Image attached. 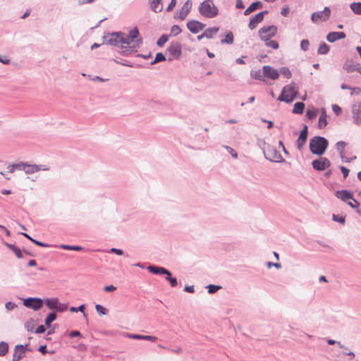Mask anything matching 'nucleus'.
Returning a JSON list of instances; mask_svg holds the SVG:
<instances>
[{
  "label": "nucleus",
  "instance_id": "13",
  "mask_svg": "<svg viewBox=\"0 0 361 361\" xmlns=\"http://www.w3.org/2000/svg\"><path fill=\"white\" fill-rule=\"evenodd\" d=\"M187 27L191 32L197 33L204 28L205 25L197 20H190L188 22Z\"/></svg>",
  "mask_w": 361,
  "mask_h": 361
},
{
  "label": "nucleus",
  "instance_id": "19",
  "mask_svg": "<svg viewBox=\"0 0 361 361\" xmlns=\"http://www.w3.org/2000/svg\"><path fill=\"white\" fill-rule=\"evenodd\" d=\"M345 34L343 32H332L327 35L326 39L330 42H334L337 39H344Z\"/></svg>",
  "mask_w": 361,
  "mask_h": 361
},
{
  "label": "nucleus",
  "instance_id": "6",
  "mask_svg": "<svg viewBox=\"0 0 361 361\" xmlns=\"http://www.w3.org/2000/svg\"><path fill=\"white\" fill-rule=\"evenodd\" d=\"M109 43L114 46L121 45L122 47H127L130 45V42L125 41L123 36L120 33H113L110 35Z\"/></svg>",
  "mask_w": 361,
  "mask_h": 361
},
{
  "label": "nucleus",
  "instance_id": "36",
  "mask_svg": "<svg viewBox=\"0 0 361 361\" xmlns=\"http://www.w3.org/2000/svg\"><path fill=\"white\" fill-rule=\"evenodd\" d=\"M280 73L286 78H290L292 73L290 70L287 67H283L280 69Z\"/></svg>",
  "mask_w": 361,
  "mask_h": 361
},
{
  "label": "nucleus",
  "instance_id": "41",
  "mask_svg": "<svg viewBox=\"0 0 361 361\" xmlns=\"http://www.w3.org/2000/svg\"><path fill=\"white\" fill-rule=\"evenodd\" d=\"M347 204L352 208H357L360 206V203L353 197V200H350L347 202Z\"/></svg>",
  "mask_w": 361,
  "mask_h": 361
},
{
  "label": "nucleus",
  "instance_id": "14",
  "mask_svg": "<svg viewBox=\"0 0 361 361\" xmlns=\"http://www.w3.org/2000/svg\"><path fill=\"white\" fill-rule=\"evenodd\" d=\"M307 135L308 128L306 125H305L297 140V146L299 149H301L303 145L305 144L307 139Z\"/></svg>",
  "mask_w": 361,
  "mask_h": 361
},
{
  "label": "nucleus",
  "instance_id": "53",
  "mask_svg": "<svg viewBox=\"0 0 361 361\" xmlns=\"http://www.w3.org/2000/svg\"><path fill=\"white\" fill-rule=\"evenodd\" d=\"M340 169H341V172L343 174L344 178H345L348 176L349 170L347 168H345V166H341Z\"/></svg>",
  "mask_w": 361,
  "mask_h": 361
},
{
  "label": "nucleus",
  "instance_id": "11",
  "mask_svg": "<svg viewBox=\"0 0 361 361\" xmlns=\"http://www.w3.org/2000/svg\"><path fill=\"white\" fill-rule=\"evenodd\" d=\"M312 164L314 169L317 171H324L330 166L331 163L328 159L321 157L319 159L314 160Z\"/></svg>",
  "mask_w": 361,
  "mask_h": 361
},
{
  "label": "nucleus",
  "instance_id": "50",
  "mask_svg": "<svg viewBox=\"0 0 361 361\" xmlns=\"http://www.w3.org/2000/svg\"><path fill=\"white\" fill-rule=\"evenodd\" d=\"M31 241L35 243V245L39 246V247H49V245L47 244H45V243H43L42 242H39V241H37L35 239H31Z\"/></svg>",
  "mask_w": 361,
  "mask_h": 361
},
{
  "label": "nucleus",
  "instance_id": "20",
  "mask_svg": "<svg viewBox=\"0 0 361 361\" xmlns=\"http://www.w3.org/2000/svg\"><path fill=\"white\" fill-rule=\"evenodd\" d=\"M129 338L137 340H145L151 342H156L157 341V337L154 336H145V335H140V334H130L128 336Z\"/></svg>",
  "mask_w": 361,
  "mask_h": 361
},
{
  "label": "nucleus",
  "instance_id": "60",
  "mask_svg": "<svg viewBox=\"0 0 361 361\" xmlns=\"http://www.w3.org/2000/svg\"><path fill=\"white\" fill-rule=\"evenodd\" d=\"M81 336V334L78 331H73L70 333V337Z\"/></svg>",
  "mask_w": 361,
  "mask_h": 361
},
{
  "label": "nucleus",
  "instance_id": "63",
  "mask_svg": "<svg viewBox=\"0 0 361 361\" xmlns=\"http://www.w3.org/2000/svg\"><path fill=\"white\" fill-rule=\"evenodd\" d=\"M77 349L81 351H85L87 350V347L85 344L81 343L78 345Z\"/></svg>",
  "mask_w": 361,
  "mask_h": 361
},
{
  "label": "nucleus",
  "instance_id": "8",
  "mask_svg": "<svg viewBox=\"0 0 361 361\" xmlns=\"http://www.w3.org/2000/svg\"><path fill=\"white\" fill-rule=\"evenodd\" d=\"M23 305L28 308L37 311L43 306V301L40 298H29L23 300Z\"/></svg>",
  "mask_w": 361,
  "mask_h": 361
},
{
  "label": "nucleus",
  "instance_id": "23",
  "mask_svg": "<svg viewBox=\"0 0 361 361\" xmlns=\"http://www.w3.org/2000/svg\"><path fill=\"white\" fill-rule=\"evenodd\" d=\"M147 269L149 271V272L154 274H164L169 273V270L164 267L149 266L148 267Z\"/></svg>",
  "mask_w": 361,
  "mask_h": 361
},
{
  "label": "nucleus",
  "instance_id": "56",
  "mask_svg": "<svg viewBox=\"0 0 361 361\" xmlns=\"http://www.w3.org/2000/svg\"><path fill=\"white\" fill-rule=\"evenodd\" d=\"M111 252L115 253V254H116L118 255H122L123 253L122 250L116 249V248H111Z\"/></svg>",
  "mask_w": 361,
  "mask_h": 361
},
{
  "label": "nucleus",
  "instance_id": "47",
  "mask_svg": "<svg viewBox=\"0 0 361 361\" xmlns=\"http://www.w3.org/2000/svg\"><path fill=\"white\" fill-rule=\"evenodd\" d=\"M332 110L334 111V112L337 116L340 115L341 114V111H342L341 108L339 106L336 105V104H334L332 106Z\"/></svg>",
  "mask_w": 361,
  "mask_h": 361
},
{
  "label": "nucleus",
  "instance_id": "29",
  "mask_svg": "<svg viewBox=\"0 0 361 361\" xmlns=\"http://www.w3.org/2000/svg\"><path fill=\"white\" fill-rule=\"evenodd\" d=\"M233 41H234V36H233V34L231 32H228L224 39H222L221 40V42L222 44H231L233 43Z\"/></svg>",
  "mask_w": 361,
  "mask_h": 361
},
{
  "label": "nucleus",
  "instance_id": "38",
  "mask_svg": "<svg viewBox=\"0 0 361 361\" xmlns=\"http://www.w3.org/2000/svg\"><path fill=\"white\" fill-rule=\"evenodd\" d=\"M56 318V315L55 313H51L48 315V317L45 319V324L49 326L52 322H54Z\"/></svg>",
  "mask_w": 361,
  "mask_h": 361
},
{
  "label": "nucleus",
  "instance_id": "30",
  "mask_svg": "<svg viewBox=\"0 0 361 361\" xmlns=\"http://www.w3.org/2000/svg\"><path fill=\"white\" fill-rule=\"evenodd\" d=\"M329 51V47L326 43L323 42L319 44L317 52L319 54H326Z\"/></svg>",
  "mask_w": 361,
  "mask_h": 361
},
{
  "label": "nucleus",
  "instance_id": "55",
  "mask_svg": "<svg viewBox=\"0 0 361 361\" xmlns=\"http://www.w3.org/2000/svg\"><path fill=\"white\" fill-rule=\"evenodd\" d=\"M272 266L276 267L277 269H279L281 267V265L279 263H273V262H269L267 263L268 268H271Z\"/></svg>",
  "mask_w": 361,
  "mask_h": 361
},
{
  "label": "nucleus",
  "instance_id": "15",
  "mask_svg": "<svg viewBox=\"0 0 361 361\" xmlns=\"http://www.w3.org/2000/svg\"><path fill=\"white\" fill-rule=\"evenodd\" d=\"M27 346V345H19L16 346L13 355V361H19L22 357H24Z\"/></svg>",
  "mask_w": 361,
  "mask_h": 361
},
{
  "label": "nucleus",
  "instance_id": "25",
  "mask_svg": "<svg viewBox=\"0 0 361 361\" xmlns=\"http://www.w3.org/2000/svg\"><path fill=\"white\" fill-rule=\"evenodd\" d=\"M138 35L139 31L136 27H135L134 29L130 31L129 35L126 37H124V39L125 41L128 40V42H130V44L133 42V40L138 37Z\"/></svg>",
  "mask_w": 361,
  "mask_h": 361
},
{
  "label": "nucleus",
  "instance_id": "22",
  "mask_svg": "<svg viewBox=\"0 0 361 361\" xmlns=\"http://www.w3.org/2000/svg\"><path fill=\"white\" fill-rule=\"evenodd\" d=\"M321 111H322V113L319 118L318 127H319V128L322 129L326 126L328 122H327V115L326 114L325 109H322Z\"/></svg>",
  "mask_w": 361,
  "mask_h": 361
},
{
  "label": "nucleus",
  "instance_id": "33",
  "mask_svg": "<svg viewBox=\"0 0 361 361\" xmlns=\"http://www.w3.org/2000/svg\"><path fill=\"white\" fill-rule=\"evenodd\" d=\"M8 350V345L6 342L0 343V356H4Z\"/></svg>",
  "mask_w": 361,
  "mask_h": 361
},
{
  "label": "nucleus",
  "instance_id": "3",
  "mask_svg": "<svg viewBox=\"0 0 361 361\" xmlns=\"http://www.w3.org/2000/svg\"><path fill=\"white\" fill-rule=\"evenodd\" d=\"M328 147V141L322 137L317 136L310 140V149L312 153L317 155H322L324 153Z\"/></svg>",
  "mask_w": 361,
  "mask_h": 361
},
{
  "label": "nucleus",
  "instance_id": "45",
  "mask_svg": "<svg viewBox=\"0 0 361 361\" xmlns=\"http://www.w3.org/2000/svg\"><path fill=\"white\" fill-rule=\"evenodd\" d=\"M332 219L334 221H337L343 224L345 223V217L343 216H338V215L333 214Z\"/></svg>",
  "mask_w": 361,
  "mask_h": 361
},
{
  "label": "nucleus",
  "instance_id": "54",
  "mask_svg": "<svg viewBox=\"0 0 361 361\" xmlns=\"http://www.w3.org/2000/svg\"><path fill=\"white\" fill-rule=\"evenodd\" d=\"M176 4V0H171V3L169 4V6L167 7V11H171L173 9Z\"/></svg>",
  "mask_w": 361,
  "mask_h": 361
},
{
  "label": "nucleus",
  "instance_id": "17",
  "mask_svg": "<svg viewBox=\"0 0 361 361\" xmlns=\"http://www.w3.org/2000/svg\"><path fill=\"white\" fill-rule=\"evenodd\" d=\"M353 117L357 124L361 123V103H357L353 106Z\"/></svg>",
  "mask_w": 361,
  "mask_h": 361
},
{
  "label": "nucleus",
  "instance_id": "35",
  "mask_svg": "<svg viewBox=\"0 0 361 361\" xmlns=\"http://www.w3.org/2000/svg\"><path fill=\"white\" fill-rule=\"evenodd\" d=\"M317 113H318V111L316 109H308L306 111V116H307V118L309 119L312 120V119H314L316 118Z\"/></svg>",
  "mask_w": 361,
  "mask_h": 361
},
{
  "label": "nucleus",
  "instance_id": "27",
  "mask_svg": "<svg viewBox=\"0 0 361 361\" xmlns=\"http://www.w3.org/2000/svg\"><path fill=\"white\" fill-rule=\"evenodd\" d=\"M219 31V27H210L207 28L204 32V35L207 38H212L214 35H216Z\"/></svg>",
  "mask_w": 361,
  "mask_h": 361
},
{
  "label": "nucleus",
  "instance_id": "26",
  "mask_svg": "<svg viewBox=\"0 0 361 361\" xmlns=\"http://www.w3.org/2000/svg\"><path fill=\"white\" fill-rule=\"evenodd\" d=\"M345 142L343 141H340L336 143V149L338 151L340 156L341 159H344L345 158V153H344V149L345 147Z\"/></svg>",
  "mask_w": 361,
  "mask_h": 361
},
{
  "label": "nucleus",
  "instance_id": "34",
  "mask_svg": "<svg viewBox=\"0 0 361 361\" xmlns=\"http://www.w3.org/2000/svg\"><path fill=\"white\" fill-rule=\"evenodd\" d=\"M264 42L267 47H271L274 49H278L279 47V43L276 40H271L270 39H268V41H264Z\"/></svg>",
  "mask_w": 361,
  "mask_h": 361
},
{
  "label": "nucleus",
  "instance_id": "12",
  "mask_svg": "<svg viewBox=\"0 0 361 361\" xmlns=\"http://www.w3.org/2000/svg\"><path fill=\"white\" fill-rule=\"evenodd\" d=\"M267 13V11H264L258 13L255 16H253L252 18H250V23L248 25L249 28L250 30L255 29L257 27V25L263 20V19L264 18V15Z\"/></svg>",
  "mask_w": 361,
  "mask_h": 361
},
{
  "label": "nucleus",
  "instance_id": "40",
  "mask_svg": "<svg viewBox=\"0 0 361 361\" xmlns=\"http://www.w3.org/2000/svg\"><path fill=\"white\" fill-rule=\"evenodd\" d=\"M169 38H168V36L167 35H163L161 37H159V39L157 40V45L158 46H163L167 41H168Z\"/></svg>",
  "mask_w": 361,
  "mask_h": 361
},
{
  "label": "nucleus",
  "instance_id": "18",
  "mask_svg": "<svg viewBox=\"0 0 361 361\" xmlns=\"http://www.w3.org/2000/svg\"><path fill=\"white\" fill-rule=\"evenodd\" d=\"M335 195L341 199L342 201L347 203V202L350 200H353V194L348 190H338L336 191L335 193Z\"/></svg>",
  "mask_w": 361,
  "mask_h": 361
},
{
  "label": "nucleus",
  "instance_id": "43",
  "mask_svg": "<svg viewBox=\"0 0 361 361\" xmlns=\"http://www.w3.org/2000/svg\"><path fill=\"white\" fill-rule=\"evenodd\" d=\"M95 309H96L97 312L101 314H106V310L101 305H96Z\"/></svg>",
  "mask_w": 361,
  "mask_h": 361
},
{
  "label": "nucleus",
  "instance_id": "51",
  "mask_svg": "<svg viewBox=\"0 0 361 361\" xmlns=\"http://www.w3.org/2000/svg\"><path fill=\"white\" fill-rule=\"evenodd\" d=\"M267 156L269 159L274 161H278L279 159L280 158V155H278L277 154H276L273 156H271L270 154H267Z\"/></svg>",
  "mask_w": 361,
  "mask_h": 361
},
{
  "label": "nucleus",
  "instance_id": "9",
  "mask_svg": "<svg viewBox=\"0 0 361 361\" xmlns=\"http://www.w3.org/2000/svg\"><path fill=\"white\" fill-rule=\"evenodd\" d=\"M331 13V9L329 7H325L322 11L314 12L312 14V20L313 22H318L319 20L325 21L329 19Z\"/></svg>",
  "mask_w": 361,
  "mask_h": 361
},
{
  "label": "nucleus",
  "instance_id": "48",
  "mask_svg": "<svg viewBox=\"0 0 361 361\" xmlns=\"http://www.w3.org/2000/svg\"><path fill=\"white\" fill-rule=\"evenodd\" d=\"M116 287L113 285L106 286L104 288V290L105 292H113V291L116 290Z\"/></svg>",
  "mask_w": 361,
  "mask_h": 361
},
{
  "label": "nucleus",
  "instance_id": "58",
  "mask_svg": "<svg viewBox=\"0 0 361 361\" xmlns=\"http://www.w3.org/2000/svg\"><path fill=\"white\" fill-rule=\"evenodd\" d=\"M351 90V94H360L361 92V89L359 88V87H351L350 88Z\"/></svg>",
  "mask_w": 361,
  "mask_h": 361
},
{
  "label": "nucleus",
  "instance_id": "37",
  "mask_svg": "<svg viewBox=\"0 0 361 361\" xmlns=\"http://www.w3.org/2000/svg\"><path fill=\"white\" fill-rule=\"evenodd\" d=\"M61 247L63 250H75V251H80L82 250V247L80 246H73V245H61Z\"/></svg>",
  "mask_w": 361,
  "mask_h": 361
},
{
  "label": "nucleus",
  "instance_id": "1",
  "mask_svg": "<svg viewBox=\"0 0 361 361\" xmlns=\"http://www.w3.org/2000/svg\"><path fill=\"white\" fill-rule=\"evenodd\" d=\"M4 165L6 166L7 172L8 173H13L15 170H22L25 171L26 174H32L40 170H48V168L44 166L28 164L25 162H20L18 164H8L5 162Z\"/></svg>",
  "mask_w": 361,
  "mask_h": 361
},
{
  "label": "nucleus",
  "instance_id": "61",
  "mask_svg": "<svg viewBox=\"0 0 361 361\" xmlns=\"http://www.w3.org/2000/svg\"><path fill=\"white\" fill-rule=\"evenodd\" d=\"M184 290L188 293H193L195 291L193 286H187L185 287Z\"/></svg>",
  "mask_w": 361,
  "mask_h": 361
},
{
  "label": "nucleus",
  "instance_id": "2",
  "mask_svg": "<svg viewBox=\"0 0 361 361\" xmlns=\"http://www.w3.org/2000/svg\"><path fill=\"white\" fill-rule=\"evenodd\" d=\"M200 13L208 18H213L218 16L219 9L212 0H204L198 8Z\"/></svg>",
  "mask_w": 361,
  "mask_h": 361
},
{
  "label": "nucleus",
  "instance_id": "24",
  "mask_svg": "<svg viewBox=\"0 0 361 361\" xmlns=\"http://www.w3.org/2000/svg\"><path fill=\"white\" fill-rule=\"evenodd\" d=\"M150 6L154 12H160L162 11L161 0H151Z\"/></svg>",
  "mask_w": 361,
  "mask_h": 361
},
{
  "label": "nucleus",
  "instance_id": "10",
  "mask_svg": "<svg viewBox=\"0 0 361 361\" xmlns=\"http://www.w3.org/2000/svg\"><path fill=\"white\" fill-rule=\"evenodd\" d=\"M263 76L271 80H277L279 77V72L277 69L270 66H264L262 67Z\"/></svg>",
  "mask_w": 361,
  "mask_h": 361
},
{
  "label": "nucleus",
  "instance_id": "21",
  "mask_svg": "<svg viewBox=\"0 0 361 361\" xmlns=\"http://www.w3.org/2000/svg\"><path fill=\"white\" fill-rule=\"evenodd\" d=\"M262 4L260 1H255L252 3L245 11L244 15L248 16L257 9L262 8Z\"/></svg>",
  "mask_w": 361,
  "mask_h": 361
},
{
  "label": "nucleus",
  "instance_id": "31",
  "mask_svg": "<svg viewBox=\"0 0 361 361\" xmlns=\"http://www.w3.org/2000/svg\"><path fill=\"white\" fill-rule=\"evenodd\" d=\"M350 8L355 14L361 15V3H353L350 4Z\"/></svg>",
  "mask_w": 361,
  "mask_h": 361
},
{
  "label": "nucleus",
  "instance_id": "32",
  "mask_svg": "<svg viewBox=\"0 0 361 361\" xmlns=\"http://www.w3.org/2000/svg\"><path fill=\"white\" fill-rule=\"evenodd\" d=\"M165 274L166 275V279L170 283L171 286L176 287L178 285L177 279L171 276V273L169 271L168 274Z\"/></svg>",
  "mask_w": 361,
  "mask_h": 361
},
{
  "label": "nucleus",
  "instance_id": "5",
  "mask_svg": "<svg viewBox=\"0 0 361 361\" xmlns=\"http://www.w3.org/2000/svg\"><path fill=\"white\" fill-rule=\"evenodd\" d=\"M278 32V28L275 25L264 26L261 27L259 31V37L262 41H268L271 37H274Z\"/></svg>",
  "mask_w": 361,
  "mask_h": 361
},
{
  "label": "nucleus",
  "instance_id": "59",
  "mask_svg": "<svg viewBox=\"0 0 361 361\" xmlns=\"http://www.w3.org/2000/svg\"><path fill=\"white\" fill-rule=\"evenodd\" d=\"M45 327L43 325H41L38 326V328L36 329L35 332L37 334H42L45 331Z\"/></svg>",
  "mask_w": 361,
  "mask_h": 361
},
{
  "label": "nucleus",
  "instance_id": "64",
  "mask_svg": "<svg viewBox=\"0 0 361 361\" xmlns=\"http://www.w3.org/2000/svg\"><path fill=\"white\" fill-rule=\"evenodd\" d=\"M39 351L44 355L47 353L46 345H41L39 348Z\"/></svg>",
  "mask_w": 361,
  "mask_h": 361
},
{
  "label": "nucleus",
  "instance_id": "57",
  "mask_svg": "<svg viewBox=\"0 0 361 361\" xmlns=\"http://www.w3.org/2000/svg\"><path fill=\"white\" fill-rule=\"evenodd\" d=\"M327 343L329 344V345H334V344H338L341 348H344L343 345L341 344L340 342H336V341L334 340H332V339H328L327 340Z\"/></svg>",
  "mask_w": 361,
  "mask_h": 361
},
{
  "label": "nucleus",
  "instance_id": "7",
  "mask_svg": "<svg viewBox=\"0 0 361 361\" xmlns=\"http://www.w3.org/2000/svg\"><path fill=\"white\" fill-rule=\"evenodd\" d=\"M47 307L51 310H55L58 312H63L66 310L68 305L61 303L58 298H49L46 300Z\"/></svg>",
  "mask_w": 361,
  "mask_h": 361
},
{
  "label": "nucleus",
  "instance_id": "62",
  "mask_svg": "<svg viewBox=\"0 0 361 361\" xmlns=\"http://www.w3.org/2000/svg\"><path fill=\"white\" fill-rule=\"evenodd\" d=\"M235 7L237 8H243L244 4H243V1L241 0H238L236 2Z\"/></svg>",
  "mask_w": 361,
  "mask_h": 361
},
{
  "label": "nucleus",
  "instance_id": "16",
  "mask_svg": "<svg viewBox=\"0 0 361 361\" xmlns=\"http://www.w3.org/2000/svg\"><path fill=\"white\" fill-rule=\"evenodd\" d=\"M192 4L190 0H187L185 2L179 12V18L181 20H184L186 18V16H188V14L189 13L192 8Z\"/></svg>",
  "mask_w": 361,
  "mask_h": 361
},
{
  "label": "nucleus",
  "instance_id": "28",
  "mask_svg": "<svg viewBox=\"0 0 361 361\" xmlns=\"http://www.w3.org/2000/svg\"><path fill=\"white\" fill-rule=\"evenodd\" d=\"M305 109V104L302 102H296L294 104L293 112L294 114H301L303 113Z\"/></svg>",
  "mask_w": 361,
  "mask_h": 361
},
{
  "label": "nucleus",
  "instance_id": "44",
  "mask_svg": "<svg viewBox=\"0 0 361 361\" xmlns=\"http://www.w3.org/2000/svg\"><path fill=\"white\" fill-rule=\"evenodd\" d=\"M181 32V29L178 25H173L171 27V33L173 35H177Z\"/></svg>",
  "mask_w": 361,
  "mask_h": 361
},
{
  "label": "nucleus",
  "instance_id": "52",
  "mask_svg": "<svg viewBox=\"0 0 361 361\" xmlns=\"http://www.w3.org/2000/svg\"><path fill=\"white\" fill-rule=\"evenodd\" d=\"M12 251L15 253L18 258H22V253L18 247H16Z\"/></svg>",
  "mask_w": 361,
  "mask_h": 361
},
{
  "label": "nucleus",
  "instance_id": "39",
  "mask_svg": "<svg viewBox=\"0 0 361 361\" xmlns=\"http://www.w3.org/2000/svg\"><path fill=\"white\" fill-rule=\"evenodd\" d=\"M165 59H166V58L163 54L157 53L156 54L154 60L152 62V64H154L155 63L159 62V61H165Z\"/></svg>",
  "mask_w": 361,
  "mask_h": 361
},
{
  "label": "nucleus",
  "instance_id": "4",
  "mask_svg": "<svg viewBox=\"0 0 361 361\" xmlns=\"http://www.w3.org/2000/svg\"><path fill=\"white\" fill-rule=\"evenodd\" d=\"M297 93L298 92L295 90V84L291 83L283 88L281 94L279 97V100L286 102H291L295 99Z\"/></svg>",
  "mask_w": 361,
  "mask_h": 361
},
{
  "label": "nucleus",
  "instance_id": "46",
  "mask_svg": "<svg viewBox=\"0 0 361 361\" xmlns=\"http://www.w3.org/2000/svg\"><path fill=\"white\" fill-rule=\"evenodd\" d=\"M220 288V286H214V285H209L208 286V292L209 293H214Z\"/></svg>",
  "mask_w": 361,
  "mask_h": 361
},
{
  "label": "nucleus",
  "instance_id": "42",
  "mask_svg": "<svg viewBox=\"0 0 361 361\" xmlns=\"http://www.w3.org/2000/svg\"><path fill=\"white\" fill-rule=\"evenodd\" d=\"M310 42L307 39H302L300 42V47L303 51H307L309 48Z\"/></svg>",
  "mask_w": 361,
  "mask_h": 361
},
{
  "label": "nucleus",
  "instance_id": "49",
  "mask_svg": "<svg viewBox=\"0 0 361 361\" xmlns=\"http://www.w3.org/2000/svg\"><path fill=\"white\" fill-rule=\"evenodd\" d=\"M226 148L233 158L236 159L238 157V154L233 149L229 147H226Z\"/></svg>",
  "mask_w": 361,
  "mask_h": 361
}]
</instances>
